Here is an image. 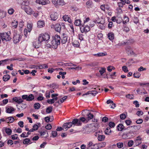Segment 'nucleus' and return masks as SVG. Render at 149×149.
Returning a JSON list of instances; mask_svg holds the SVG:
<instances>
[{"mask_svg":"<svg viewBox=\"0 0 149 149\" xmlns=\"http://www.w3.org/2000/svg\"><path fill=\"white\" fill-rule=\"evenodd\" d=\"M108 37L109 39L111 40H113L114 38V35L113 32H110L108 34Z\"/></svg>","mask_w":149,"mask_h":149,"instance_id":"21","label":"nucleus"},{"mask_svg":"<svg viewBox=\"0 0 149 149\" xmlns=\"http://www.w3.org/2000/svg\"><path fill=\"white\" fill-rule=\"evenodd\" d=\"M14 111V109L12 107L8 108L6 110V112L8 113H11L13 111Z\"/></svg>","mask_w":149,"mask_h":149,"instance_id":"39","label":"nucleus"},{"mask_svg":"<svg viewBox=\"0 0 149 149\" xmlns=\"http://www.w3.org/2000/svg\"><path fill=\"white\" fill-rule=\"evenodd\" d=\"M126 117L125 114L122 113L120 115V118L121 119L123 120L126 118Z\"/></svg>","mask_w":149,"mask_h":149,"instance_id":"57","label":"nucleus"},{"mask_svg":"<svg viewBox=\"0 0 149 149\" xmlns=\"http://www.w3.org/2000/svg\"><path fill=\"white\" fill-rule=\"evenodd\" d=\"M86 6L88 8H91L92 7L93 3L92 1L91 0L88 1L86 3Z\"/></svg>","mask_w":149,"mask_h":149,"instance_id":"24","label":"nucleus"},{"mask_svg":"<svg viewBox=\"0 0 149 149\" xmlns=\"http://www.w3.org/2000/svg\"><path fill=\"white\" fill-rule=\"evenodd\" d=\"M10 32L8 31L7 33H1L0 34V35L2 41H8L11 39V38L10 36Z\"/></svg>","mask_w":149,"mask_h":149,"instance_id":"4","label":"nucleus"},{"mask_svg":"<svg viewBox=\"0 0 149 149\" xmlns=\"http://www.w3.org/2000/svg\"><path fill=\"white\" fill-rule=\"evenodd\" d=\"M107 53L106 52H99L97 54H95L93 55L95 56L98 57L103 56H107Z\"/></svg>","mask_w":149,"mask_h":149,"instance_id":"18","label":"nucleus"},{"mask_svg":"<svg viewBox=\"0 0 149 149\" xmlns=\"http://www.w3.org/2000/svg\"><path fill=\"white\" fill-rule=\"evenodd\" d=\"M39 67L40 69L47 68H48V66L46 64L40 65H39Z\"/></svg>","mask_w":149,"mask_h":149,"instance_id":"42","label":"nucleus"},{"mask_svg":"<svg viewBox=\"0 0 149 149\" xmlns=\"http://www.w3.org/2000/svg\"><path fill=\"white\" fill-rule=\"evenodd\" d=\"M122 70L125 72H128L127 68L126 66H123L122 68Z\"/></svg>","mask_w":149,"mask_h":149,"instance_id":"54","label":"nucleus"},{"mask_svg":"<svg viewBox=\"0 0 149 149\" xmlns=\"http://www.w3.org/2000/svg\"><path fill=\"white\" fill-rule=\"evenodd\" d=\"M106 69L104 68H102L101 69L99 70V72L101 75H102L105 72Z\"/></svg>","mask_w":149,"mask_h":149,"instance_id":"50","label":"nucleus"},{"mask_svg":"<svg viewBox=\"0 0 149 149\" xmlns=\"http://www.w3.org/2000/svg\"><path fill=\"white\" fill-rule=\"evenodd\" d=\"M17 134H15L11 136L12 139L13 140H15L17 139L18 137L17 136Z\"/></svg>","mask_w":149,"mask_h":149,"instance_id":"64","label":"nucleus"},{"mask_svg":"<svg viewBox=\"0 0 149 149\" xmlns=\"http://www.w3.org/2000/svg\"><path fill=\"white\" fill-rule=\"evenodd\" d=\"M14 12V10L13 8H10L8 10V13L9 15L13 14Z\"/></svg>","mask_w":149,"mask_h":149,"instance_id":"47","label":"nucleus"},{"mask_svg":"<svg viewBox=\"0 0 149 149\" xmlns=\"http://www.w3.org/2000/svg\"><path fill=\"white\" fill-rule=\"evenodd\" d=\"M34 98V96L32 94H31L29 96L28 95V97L27 99V101H31Z\"/></svg>","mask_w":149,"mask_h":149,"instance_id":"27","label":"nucleus"},{"mask_svg":"<svg viewBox=\"0 0 149 149\" xmlns=\"http://www.w3.org/2000/svg\"><path fill=\"white\" fill-rule=\"evenodd\" d=\"M116 145L117 147L119 148H122L123 146V143L122 142L118 143Z\"/></svg>","mask_w":149,"mask_h":149,"instance_id":"48","label":"nucleus"},{"mask_svg":"<svg viewBox=\"0 0 149 149\" xmlns=\"http://www.w3.org/2000/svg\"><path fill=\"white\" fill-rule=\"evenodd\" d=\"M93 146H94L95 145L93 144L92 142L90 141V142H89V143H88V145H87L86 149H92L93 148L92 147Z\"/></svg>","mask_w":149,"mask_h":149,"instance_id":"30","label":"nucleus"},{"mask_svg":"<svg viewBox=\"0 0 149 149\" xmlns=\"http://www.w3.org/2000/svg\"><path fill=\"white\" fill-rule=\"evenodd\" d=\"M8 120L10 123H12L14 122L15 119L13 117H9L6 119V121H7Z\"/></svg>","mask_w":149,"mask_h":149,"instance_id":"32","label":"nucleus"},{"mask_svg":"<svg viewBox=\"0 0 149 149\" xmlns=\"http://www.w3.org/2000/svg\"><path fill=\"white\" fill-rule=\"evenodd\" d=\"M4 131L8 135H10L12 132V130L11 129L9 128H5Z\"/></svg>","mask_w":149,"mask_h":149,"instance_id":"23","label":"nucleus"},{"mask_svg":"<svg viewBox=\"0 0 149 149\" xmlns=\"http://www.w3.org/2000/svg\"><path fill=\"white\" fill-rule=\"evenodd\" d=\"M87 116L88 120H89L92 119L94 116L92 114L89 113L87 114Z\"/></svg>","mask_w":149,"mask_h":149,"instance_id":"43","label":"nucleus"},{"mask_svg":"<svg viewBox=\"0 0 149 149\" xmlns=\"http://www.w3.org/2000/svg\"><path fill=\"white\" fill-rule=\"evenodd\" d=\"M140 76L141 74L138 72L134 73L133 74L134 77L136 78H139L140 77Z\"/></svg>","mask_w":149,"mask_h":149,"instance_id":"41","label":"nucleus"},{"mask_svg":"<svg viewBox=\"0 0 149 149\" xmlns=\"http://www.w3.org/2000/svg\"><path fill=\"white\" fill-rule=\"evenodd\" d=\"M22 9H23L27 14L31 15L33 12V10L28 5L22 7Z\"/></svg>","mask_w":149,"mask_h":149,"instance_id":"5","label":"nucleus"},{"mask_svg":"<svg viewBox=\"0 0 149 149\" xmlns=\"http://www.w3.org/2000/svg\"><path fill=\"white\" fill-rule=\"evenodd\" d=\"M58 13L56 12L53 13L50 15V18L53 21H55L58 18Z\"/></svg>","mask_w":149,"mask_h":149,"instance_id":"11","label":"nucleus"},{"mask_svg":"<svg viewBox=\"0 0 149 149\" xmlns=\"http://www.w3.org/2000/svg\"><path fill=\"white\" fill-rule=\"evenodd\" d=\"M130 30V29L129 27L127 26H124V28L123 31L127 33Z\"/></svg>","mask_w":149,"mask_h":149,"instance_id":"49","label":"nucleus"},{"mask_svg":"<svg viewBox=\"0 0 149 149\" xmlns=\"http://www.w3.org/2000/svg\"><path fill=\"white\" fill-rule=\"evenodd\" d=\"M80 29L82 33L85 32L86 33L90 30V27L88 25L84 26V25H82L80 27Z\"/></svg>","mask_w":149,"mask_h":149,"instance_id":"8","label":"nucleus"},{"mask_svg":"<svg viewBox=\"0 0 149 149\" xmlns=\"http://www.w3.org/2000/svg\"><path fill=\"white\" fill-rule=\"evenodd\" d=\"M67 36L65 34H63V37L61 39V42L63 44H64L67 42Z\"/></svg>","mask_w":149,"mask_h":149,"instance_id":"20","label":"nucleus"},{"mask_svg":"<svg viewBox=\"0 0 149 149\" xmlns=\"http://www.w3.org/2000/svg\"><path fill=\"white\" fill-rule=\"evenodd\" d=\"M125 123L127 125L129 126L130 125L132 122L130 120H127L125 121Z\"/></svg>","mask_w":149,"mask_h":149,"instance_id":"63","label":"nucleus"},{"mask_svg":"<svg viewBox=\"0 0 149 149\" xmlns=\"http://www.w3.org/2000/svg\"><path fill=\"white\" fill-rule=\"evenodd\" d=\"M24 22L22 20H21L19 23V26L20 27V30L22 29V28L24 25Z\"/></svg>","mask_w":149,"mask_h":149,"instance_id":"45","label":"nucleus"},{"mask_svg":"<svg viewBox=\"0 0 149 149\" xmlns=\"http://www.w3.org/2000/svg\"><path fill=\"white\" fill-rule=\"evenodd\" d=\"M79 120L78 119L74 118L73 119L72 121V125L74 126L76 125L77 126L81 125L82 123L80 122Z\"/></svg>","mask_w":149,"mask_h":149,"instance_id":"10","label":"nucleus"},{"mask_svg":"<svg viewBox=\"0 0 149 149\" xmlns=\"http://www.w3.org/2000/svg\"><path fill=\"white\" fill-rule=\"evenodd\" d=\"M126 50L127 54H130L131 55H133L134 54V53L132 49L130 48L129 47H127L126 48Z\"/></svg>","mask_w":149,"mask_h":149,"instance_id":"25","label":"nucleus"},{"mask_svg":"<svg viewBox=\"0 0 149 149\" xmlns=\"http://www.w3.org/2000/svg\"><path fill=\"white\" fill-rule=\"evenodd\" d=\"M95 134V135L96 136H97V135L99 136L102 134V131L101 130H98L96 131Z\"/></svg>","mask_w":149,"mask_h":149,"instance_id":"51","label":"nucleus"},{"mask_svg":"<svg viewBox=\"0 0 149 149\" xmlns=\"http://www.w3.org/2000/svg\"><path fill=\"white\" fill-rule=\"evenodd\" d=\"M108 118L106 116L103 117L102 119V121L104 123H106L108 121Z\"/></svg>","mask_w":149,"mask_h":149,"instance_id":"60","label":"nucleus"},{"mask_svg":"<svg viewBox=\"0 0 149 149\" xmlns=\"http://www.w3.org/2000/svg\"><path fill=\"white\" fill-rule=\"evenodd\" d=\"M79 119V120L80 122L81 123L82 122L84 123H86L88 122L86 119L84 117H81Z\"/></svg>","mask_w":149,"mask_h":149,"instance_id":"37","label":"nucleus"},{"mask_svg":"<svg viewBox=\"0 0 149 149\" xmlns=\"http://www.w3.org/2000/svg\"><path fill=\"white\" fill-rule=\"evenodd\" d=\"M33 25L32 24H28L27 25V27L29 32H30L32 28Z\"/></svg>","mask_w":149,"mask_h":149,"instance_id":"40","label":"nucleus"},{"mask_svg":"<svg viewBox=\"0 0 149 149\" xmlns=\"http://www.w3.org/2000/svg\"><path fill=\"white\" fill-rule=\"evenodd\" d=\"M134 144V141L132 140H130L128 143V145L129 147L132 146Z\"/></svg>","mask_w":149,"mask_h":149,"instance_id":"61","label":"nucleus"},{"mask_svg":"<svg viewBox=\"0 0 149 149\" xmlns=\"http://www.w3.org/2000/svg\"><path fill=\"white\" fill-rule=\"evenodd\" d=\"M57 7L58 6H63L65 4L63 0H57Z\"/></svg>","mask_w":149,"mask_h":149,"instance_id":"28","label":"nucleus"},{"mask_svg":"<svg viewBox=\"0 0 149 149\" xmlns=\"http://www.w3.org/2000/svg\"><path fill=\"white\" fill-rule=\"evenodd\" d=\"M18 3L21 5V8H22V6L24 7L25 6L28 5L29 4V1L28 0H17Z\"/></svg>","mask_w":149,"mask_h":149,"instance_id":"6","label":"nucleus"},{"mask_svg":"<svg viewBox=\"0 0 149 149\" xmlns=\"http://www.w3.org/2000/svg\"><path fill=\"white\" fill-rule=\"evenodd\" d=\"M126 130H129V131L127 132H124L122 136L124 139H131L135 134L134 132L131 129H126Z\"/></svg>","mask_w":149,"mask_h":149,"instance_id":"3","label":"nucleus"},{"mask_svg":"<svg viewBox=\"0 0 149 149\" xmlns=\"http://www.w3.org/2000/svg\"><path fill=\"white\" fill-rule=\"evenodd\" d=\"M50 38V36L47 33L41 34L39 36L36 42L38 45L35 46L36 48H38L40 46L41 42L43 41H47Z\"/></svg>","mask_w":149,"mask_h":149,"instance_id":"1","label":"nucleus"},{"mask_svg":"<svg viewBox=\"0 0 149 149\" xmlns=\"http://www.w3.org/2000/svg\"><path fill=\"white\" fill-rule=\"evenodd\" d=\"M13 39L14 42L15 43H17L20 40V36L19 34H17L15 33V34H14Z\"/></svg>","mask_w":149,"mask_h":149,"instance_id":"9","label":"nucleus"},{"mask_svg":"<svg viewBox=\"0 0 149 149\" xmlns=\"http://www.w3.org/2000/svg\"><path fill=\"white\" fill-rule=\"evenodd\" d=\"M97 93V92L96 91H89L87 93L83 94L82 95V96H84L85 95H88L90 94L93 96H95Z\"/></svg>","mask_w":149,"mask_h":149,"instance_id":"13","label":"nucleus"},{"mask_svg":"<svg viewBox=\"0 0 149 149\" xmlns=\"http://www.w3.org/2000/svg\"><path fill=\"white\" fill-rule=\"evenodd\" d=\"M40 107V104L38 103H35L34 104V107L35 109H38Z\"/></svg>","mask_w":149,"mask_h":149,"instance_id":"44","label":"nucleus"},{"mask_svg":"<svg viewBox=\"0 0 149 149\" xmlns=\"http://www.w3.org/2000/svg\"><path fill=\"white\" fill-rule=\"evenodd\" d=\"M81 21L80 19H78L76 20L74 22V24L76 26H80L81 25Z\"/></svg>","mask_w":149,"mask_h":149,"instance_id":"26","label":"nucleus"},{"mask_svg":"<svg viewBox=\"0 0 149 149\" xmlns=\"http://www.w3.org/2000/svg\"><path fill=\"white\" fill-rule=\"evenodd\" d=\"M52 106H50L47 108L46 112L47 113H50L52 111Z\"/></svg>","mask_w":149,"mask_h":149,"instance_id":"38","label":"nucleus"},{"mask_svg":"<svg viewBox=\"0 0 149 149\" xmlns=\"http://www.w3.org/2000/svg\"><path fill=\"white\" fill-rule=\"evenodd\" d=\"M36 2L40 4L45 5L50 2L48 0H37Z\"/></svg>","mask_w":149,"mask_h":149,"instance_id":"12","label":"nucleus"},{"mask_svg":"<svg viewBox=\"0 0 149 149\" xmlns=\"http://www.w3.org/2000/svg\"><path fill=\"white\" fill-rule=\"evenodd\" d=\"M83 133L89 134L91 132V129L88 126L84 127L82 130Z\"/></svg>","mask_w":149,"mask_h":149,"instance_id":"14","label":"nucleus"},{"mask_svg":"<svg viewBox=\"0 0 149 149\" xmlns=\"http://www.w3.org/2000/svg\"><path fill=\"white\" fill-rule=\"evenodd\" d=\"M10 77L9 75L6 74L3 76V81H6L9 80Z\"/></svg>","mask_w":149,"mask_h":149,"instance_id":"29","label":"nucleus"},{"mask_svg":"<svg viewBox=\"0 0 149 149\" xmlns=\"http://www.w3.org/2000/svg\"><path fill=\"white\" fill-rule=\"evenodd\" d=\"M18 22L17 20H15L11 23V25L12 26L16 28L17 27Z\"/></svg>","mask_w":149,"mask_h":149,"instance_id":"36","label":"nucleus"},{"mask_svg":"<svg viewBox=\"0 0 149 149\" xmlns=\"http://www.w3.org/2000/svg\"><path fill=\"white\" fill-rule=\"evenodd\" d=\"M133 104L135 105L136 107H138L139 106V104L137 101H135L133 102Z\"/></svg>","mask_w":149,"mask_h":149,"instance_id":"62","label":"nucleus"},{"mask_svg":"<svg viewBox=\"0 0 149 149\" xmlns=\"http://www.w3.org/2000/svg\"><path fill=\"white\" fill-rule=\"evenodd\" d=\"M105 138V136L104 135L100 134L98 136L97 139L98 141H102Z\"/></svg>","mask_w":149,"mask_h":149,"instance_id":"33","label":"nucleus"},{"mask_svg":"<svg viewBox=\"0 0 149 149\" xmlns=\"http://www.w3.org/2000/svg\"><path fill=\"white\" fill-rule=\"evenodd\" d=\"M106 145V143L104 142H103L98 144V147H100V148H102L104 147Z\"/></svg>","mask_w":149,"mask_h":149,"instance_id":"46","label":"nucleus"},{"mask_svg":"<svg viewBox=\"0 0 149 149\" xmlns=\"http://www.w3.org/2000/svg\"><path fill=\"white\" fill-rule=\"evenodd\" d=\"M54 28L56 31L58 32H60L61 29V25L60 24H57L55 25Z\"/></svg>","mask_w":149,"mask_h":149,"instance_id":"17","label":"nucleus"},{"mask_svg":"<svg viewBox=\"0 0 149 149\" xmlns=\"http://www.w3.org/2000/svg\"><path fill=\"white\" fill-rule=\"evenodd\" d=\"M37 24L38 27L40 28L44 26L45 22L44 21L40 20L38 22Z\"/></svg>","mask_w":149,"mask_h":149,"instance_id":"19","label":"nucleus"},{"mask_svg":"<svg viewBox=\"0 0 149 149\" xmlns=\"http://www.w3.org/2000/svg\"><path fill=\"white\" fill-rule=\"evenodd\" d=\"M133 20L134 22L136 24H137V23H138L139 21V20L138 18L136 17H134Z\"/></svg>","mask_w":149,"mask_h":149,"instance_id":"53","label":"nucleus"},{"mask_svg":"<svg viewBox=\"0 0 149 149\" xmlns=\"http://www.w3.org/2000/svg\"><path fill=\"white\" fill-rule=\"evenodd\" d=\"M109 126L110 127H115V124L114 122H110L109 123Z\"/></svg>","mask_w":149,"mask_h":149,"instance_id":"52","label":"nucleus"},{"mask_svg":"<svg viewBox=\"0 0 149 149\" xmlns=\"http://www.w3.org/2000/svg\"><path fill=\"white\" fill-rule=\"evenodd\" d=\"M141 128V127L140 125H133L130 126H129L127 127L126 128L127 129H131L133 131H134L135 133H136V132H137L138 130H139Z\"/></svg>","mask_w":149,"mask_h":149,"instance_id":"7","label":"nucleus"},{"mask_svg":"<svg viewBox=\"0 0 149 149\" xmlns=\"http://www.w3.org/2000/svg\"><path fill=\"white\" fill-rule=\"evenodd\" d=\"M47 102L48 103L50 104H52L54 102V100L52 99L47 100Z\"/></svg>","mask_w":149,"mask_h":149,"instance_id":"58","label":"nucleus"},{"mask_svg":"<svg viewBox=\"0 0 149 149\" xmlns=\"http://www.w3.org/2000/svg\"><path fill=\"white\" fill-rule=\"evenodd\" d=\"M7 13L6 12L2 11L0 12V17L1 18H3L5 17Z\"/></svg>","mask_w":149,"mask_h":149,"instance_id":"35","label":"nucleus"},{"mask_svg":"<svg viewBox=\"0 0 149 149\" xmlns=\"http://www.w3.org/2000/svg\"><path fill=\"white\" fill-rule=\"evenodd\" d=\"M118 131H121L123 130H126V128L122 124H120L117 126Z\"/></svg>","mask_w":149,"mask_h":149,"instance_id":"16","label":"nucleus"},{"mask_svg":"<svg viewBox=\"0 0 149 149\" xmlns=\"http://www.w3.org/2000/svg\"><path fill=\"white\" fill-rule=\"evenodd\" d=\"M72 122H68L65 123L63 125V127L66 129L70 128L72 125Z\"/></svg>","mask_w":149,"mask_h":149,"instance_id":"15","label":"nucleus"},{"mask_svg":"<svg viewBox=\"0 0 149 149\" xmlns=\"http://www.w3.org/2000/svg\"><path fill=\"white\" fill-rule=\"evenodd\" d=\"M30 142L31 140L29 139L26 138L24 140L23 143L24 144H28L29 143V144L31 143H30Z\"/></svg>","mask_w":149,"mask_h":149,"instance_id":"31","label":"nucleus"},{"mask_svg":"<svg viewBox=\"0 0 149 149\" xmlns=\"http://www.w3.org/2000/svg\"><path fill=\"white\" fill-rule=\"evenodd\" d=\"M52 38L51 43L52 45V48L56 49L60 43V38L59 36L56 35L52 37Z\"/></svg>","mask_w":149,"mask_h":149,"instance_id":"2","label":"nucleus"},{"mask_svg":"<svg viewBox=\"0 0 149 149\" xmlns=\"http://www.w3.org/2000/svg\"><path fill=\"white\" fill-rule=\"evenodd\" d=\"M134 143H135V145L136 146H137L141 144V142L139 141L136 139L134 141Z\"/></svg>","mask_w":149,"mask_h":149,"instance_id":"55","label":"nucleus"},{"mask_svg":"<svg viewBox=\"0 0 149 149\" xmlns=\"http://www.w3.org/2000/svg\"><path fill=\"white\" fill-rule=\"evenodd\" d=\"M143 122V120L142 119H139L136 121V123L138 124H140Z\"/></svg>","mask_w":149,"mask_h":149,"instance_id":"59","label":"nucleus"},{"mask_svg":"<svg viewBox=\"0 0 149 149\" xmlns=\"http://www.w3.org/2000/svg\"><path fill=\"white\" fill-rule=\"evenodd\" d=\"M111 132V130L109 127H107L105 130V134L107 135H110Z\"/></svg>","mask_w":149,"mask_h":149,"instance_id":"34","label":"nucleus"},{"mask_svg":"<svg viewBox=\"0 0 149 149\" xmlns=\"http://www.w3.org/2000/svg\"><path fill=\"white\" fill-rule=\"evenodd\" d=\"M46 97L47 99H48L50 97V92H49V91H47L45 93Z\"/></svg>","mask_w":149,"mask_h":149,"instance_id":"56","label":"nucleus"},{"mask_svg":"<svg viewBox=\"0 0 149 149\" xmlns=\"http://www.w3.org/2000/svg\"><path fill=\"white\" fill-rule=\"evenodd\" d=\"M63 18L64 20L65 21H67L69 23H70L71 21V19L70 17H68V15H64L63 17Z\"/></svg>","mask_w":149,"mask_h":149,"instance_id":"22","label":"nucleus"}]
</instances>
